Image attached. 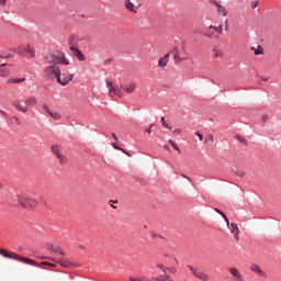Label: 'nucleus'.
Segmentation results:
<instances>
[{
  "label": "nucleus",
  "instance_id": "nucleus-49",
  "mask_svg": "<svg viewBox=\"0 0 281 281\" xmlns=\"http://www.w3.org/2000/svg\"><path fill=\"white\" fill-rule=\"evenodd\" d=\"M151 127H153V124H151L147 130H145L146 133H148L149 135H150V133H151V131H150Z\"/></svg>",
  "mask_w": 281,
  "mask_h": 281
},
{
  "label": "nucleus",
  "instance_id": "nucleus-53",
  "mask_svg": "<svg viewBox=\"0 0 281 281\" xmlns=\"http://www.w3.org/2000/svg\"><path fill=\"white\" fill-rule=\"evenodd\" d=\"M153 238L157 239V238H161V236L157 235V234H154L153 235Z\"/></svg>",
  "mask_w": 281,
  "mask_h": 281
},
{
  "label": "nucleus",
  "instance_id": "nucleus-20",
  "mask_svg": "<svg viewBox=\"0 0 281 281\" xmlns=\"http://www.w3.org/2000/svg\"><path fill=\"white\" fill-rule=\"evenodd\" d=\"M12 52H14V54H19L20 56H23V54H25V45L18 46L13 48Z\"/></svg>",
  "mask_w": 281,
  "mask_h": 281
},
{
  "label": "nucleus",
  "instance_id": "nucleus-38",
  "mask_svg": "<svg viewBox=\"0 0 281 281\" xmlns=\"http://www.w3.org/2000/svg\"><path fill=\"white\" fill-rule=\"evenodd\" d=\"M170 54H172L173 57L179 56V48L176 47V48L171 49Z\"/></svg>",
  "mask_w": 281,
  "mask_h": 281
},
{
  "label": "nucleus",
  "instance_id": "nucleus-57",
  "mask_svg": "<svg viewBox=\"0 0 281 281\" xmlns=\"http://www.w3.org/2000/svg\"><path fill=\"white\" fill-rule=\"evenodd\" d=\"M169 144H170V146H173V144H176L173 140H169Z\"/></svg>",
  "mask_w": 281,
  "mask_h": 281
},
{
  "label": "nucleus",
  "instance_id": "nucleus-59",
  "mask_svg": "<svg viewBox=\"0 0 281 281\" xmlns=\"http://www.w3.org/2000/svg\"><path fill=\"white\" fill-rule=\"evenodd\" d=\"M124 154L127 155V157H131V154H128V153H126V151H125Z\"/></svg>",
  "mask_w": 281,
  "mask_h": 281
},
{
  "label": "nucleus",
  "instance_id": "nucleus-16",
  "mask_svg": "<svg viewBox=\"0 0 281 281\" xmlns=\"http://www.w3.org/2000/svg\"><path fill=\"white\" fill-rule=\"evenodd\" d=\"M251 271H254L255 273H257L259 277H263L265 276V272L260 269V266L254 263L251 267H250Z\"/></svg>",
  "mask_w": 281,
  "mask_h": 281
},
{
  "label": "nucleus",
  "instance_id": "nucleus-30",
  "mask_svg": "<svg viewBox=\"0 0 281 281\" xmlns=\"http://www.w3.org/2000/svg\"><path fill=\"white\" fill-rule=\"evenodd\" d=\"M57 159H58L59 164H61V165L67 164V157H65L63 154L58 155Z\"/></svg>",
  "mask_w": 281,
  "mask_h": 281
},
{
  "label": "nucleus",
  "instance_id": "nucleus-23",
  "mask_svg": "<svg viewBox=\"0 0 281 281\" xmlns=\"http://www.w3.org/2000/svg\"><path fill=\"white\" fill-rule=\"evenodd\" d=\"M213 56H214V58H217V60H223V50L213 49Z\"/></svg>",
  "mask_w": 281,
  "mask_h": 281
},
{
  "label": "nucleus",
  "instance_id": "nucleus-56",
  "mask_svg": "<svg viewBox=\"0 0 281 281\" xmlns=\"http://www.w3.org/2000/svg\"><path fill=\"white\" fill-rule=\"evenodd\" d=\"M225 31L227 32V30H229L228 27H227V20L225 21Z\"/></svg>",
  "mask_w": 281,
  "mask_h": 281
},
{
  "label": "nucleus",
  "instance_id": "nucleus-9",
  "mask_svg": "<svg viewBox=\"0 0 281 281\" xmlns=\"http://www.w3.org/2000/svg\"><path fill=\"white\" fill-rule=\"evenodd\" d=\"M211 3L214 7H216V12H217L218 16H227L228 11H227V8L225 5L218 3V1H216V0L211 1Z\"/></svg>",
  "mask_w": 281,
  "mask_h": 281
},
{
  "label": "nucleus",
  "instance_id": "nucleus-44",
  "mask_svg": "<svg viewBox=\"0 0 281 281\" xmlns=\"http://www.w3.org/2000/svg\"><path fill=\"white\" fill-rule=\"evenodd\" d=\"M13 120L15 124H21V119H19V116H13Z\"/></svg>",
  "mask_w": 281,
  "mask_h": 281
},
{
  "label": "nucleus",
  "instance_id": "nucleus-14",
  "mask_svg": "<svg viewBox=\"0 0 281 281\" xmlns=\"http://www.w3.org/2000/svg\"><path fill=\"white\" fill-rule=\"evenodd\" d=\"M24 54L30 55L31 58H34L36 56V53L34 52V47H32L30 44L25 45Z\"/></svg>",
  "mask_w": 281,
  "mask_h": 281
},
{
  "label": "nucleus",
  "instance_id": "nucleus-31",
  "mask_svg": "<svg viewBox=\"0 0 281 281\" xmlns=\"http://www.w3.org/2000/svg\"><path fill=\"white\" fill-rule=\"evenodd\" d=\"M215 212H217V214H220L221 216H223V218L226 221L227 225H229V220L227 218V215H225V213H223L221 210L215 209Z\"/></svg>",
  "mask_w": 281,
  "mask_h": 281
},
{
  "label": "nucleus",
  "instance_id": "nucleus-55",
  "mask_svg": "<svg viewBox=\"0 0 281 281\" xmlns=\"http://www.w3.org/2000/svg\"><path fill=\"white\" fill-rule=\"evenodd\" d=\"M60 256H65V251L61 249L59 250Z\"/></svg>",
  "mask_w": 281,
  "mask_h": 281
},
{
  "label": "nucleus",
  "instance_id": "nucleus-52",
  "mask_svg": "<svg viewBox=\"0 0 281 281\" xmlns=\"http://www.w3.org/2000/svg\"><path fill=\"white\" fill-rule=\"evenodd\" d=\"M60 250H61L60 247H55L54 248V251H56L57 254H59Z\"/></svg>",
  "mask_w": 281,
  "mask_h": 281
},
{
  "label": "nucleus",
  "instance_id": "nucleus-37",
  "mask_svg": "<svg viewBox=\"0 0 281 281\" xmlns=\"http://www.w3.org/2000/svg\"><path fill=\"white\" fill-rule=\"evenodd\" d=\"M173 59H175L176 65H179V63H181V60H183L181 58V56H179V55L173 56Z\"/></svg>",
  "mask_w": 281,
  "mask_h": 281
},
{
  "label": "nucleus",
  "instance_id": "nucleus-60",
  "mask_svg": "<svg viewBox=\"0 0 281 281\" xmlns=\"http://www.w3.org/2000/svg\"><path fill=\"white\" fill-rule=\"evenodd\" d=\"M268 80H269V79H265V78L262 79L263 82H267Z\"/></svg>",
  "mask_w": 281,
  "mask_h": 281
},
{
  "label": "nucleus",
  "instance_id": "nucleus-13",
  "mask_svg": "<svg viewBox=\"0 0 281 281\" xmlns=\"http://www.w3.org/2000/svg\"><path fill=\"white\" fill-rule=\"evenodd\" d=\"M232 234L234 235L235 240H239L238 234H240V229L236 223H231Z\"/></svg>",
  "mask_w": 281,
  "mask_h": 281
},
{
  "label": "nucleus",
  "instance_id": "nucleus-50",
  "mask_svg": "<svg viewBox=\"0 0 281 281\" xmlns=\"http://www.w3.org/2000/svg\"><path fill=\"white\" fill-rule=\"evenodd\" d=\"M112 137H113L114 142H117V135H115V133H112Z\"/></svg>",
  "mask_w": 281,
  "mask_h": 281
},
{
  "label": "nucleus",
  "instance_id": "nucleus-10",
  "mask_svg": "<svg viewBox=\"0 0 281 281\" xmlns=\"http://www.w3.org/2000/svg\"><path fill=\"white\" fill-rule=\"evenodd\" d=\"M121 88L123 89V91H125V93H133L135 89H137V83L136 82L124 83L123 86H121Z\"/></svg>",
  "mask_w": 281,
  "mask_h": 281
},
{
  "label": "nucleus",
  "instance_id": "nucleus-26",
  "mask_svg": "<svg viewBox=\"0 0 281 281\" xmlns=\"http://www.w3.org/2000/svg\"><path fill=\"white\" fill-rule=\"evenodd\" d=\"M52 150H53V153H54V155H55L56 157H58V155H61V154H60V146H58V145H53V146H52Z\"/></svg>",
  "mask_w": 281,
  "mask_h": 281
},
{
  "label": "nucleus",
  "instance_id": "nucleus-27",
  "mask_svg": "<svg viewBox=\"0 0 281 281\" xmlns=\"http://www.w3.org/2000/svg\"><path fill=\"white\" fill-rule=\"evenodd\" d=\"M0 58L8 60V58H12V53L0 52Z\"/></svg>",
  "mask_w": 281,
  "mask_h": 281
},
{
  "label": "nucleus",
  "instance_id": "nucleus-41",
  "mask_svg": "<svg viewBox=\"0 0 281 281\" xmlns=\"http://www.w3.org/2000/svg\"><path fill=\"white\" fill-rule=\"evenodd\" d=\"M42 109H43V111H45L46 113H50L52 112V110H49V108L46 105V104H44L43 106H42Z\"/></svg>",
  "mask_w": 281,
  "mask_h": 281
},
{
  "label": "nucleus",
  "instance_id": "nucleus-11",
  "mask_svg": "<svg viewBox=\"0 0 281 281\" xmlns=\"http://www.w3.org/2000/svg\"><path fill=\"white\" fill-rule=\"evenodd\" d=\"M168 60H170V53H167L165 56L159 58L158 67H160V69H164L168 66Z\"/></svg>",
  "mask_w": 281,
  "mask_h": 281
},
{
  "label": "nucleus",
  "instance_id": "nucleus-3",
  "mask_svg": "<svg viewBox=\"0 0 281 281\" xmlns=\"http://www.w3.org/2000/svg\"><path fill=\"white\" fill-rule=\"evenodd\" d=\"M80 41H85V38L78 37V36H71L69 38V45H71L69 47L70 52L72 53V56H75V58H77L80 61H85V54H82V50H80L78 47L74 46V45H78V43H80Z\"/></svg>",
  "mask_w": 281,
  "mask_h": 281
},
{
  "label": "nucleus",
  "instance_id": "nucleus-42",
  "mask_svg": "<svg viewBox=\"0 0 281 281\" xmlns=\"http://www.w3.org/2000/svg\"><path fill=\"white\" fill-rule=\"evenodd\" d=\"M195 135L199 137L200 142H203V134L195 132Z\"/></svg>",
  "mask_w": 281,
  "mask_h": 281
},
{
  "label": "nucleus",
  "instance_id": "nucleus-54",
  "mask_svg": "<svg viewBox=\"0 0 281 281\" xmlns=\"http://www.w3.org/2000/svg\"><path fill=\"white\" fill-rule=\"evenodd\" d=\"M164 148H165V150L170 151V147H168V145H165Z\"/></svg>",
  "mask_w": 281,
  "mask_h": 281
},
{
  "label": "nucleus",
  "instance_id": "nucleus-19",
  "mask_svg": "<svg viewBox=\"0 0 281 281\" xmlns=\"http://www.w3.org/2000/svg\"><path fill=\"white\" fill-rule=\"evenodd\" d=\"M125 8L130 12H137V10H135V4H133V2H131V0H125Z\"/></svg>",
  "mask_w": 281,
  "mask_h": 281
},
{
  "label": "nucleus",
  "instance_id": "nucleus-33",
  "mask_svg": "<svg viewBox=\"0 0 281 281\" xmlns=\"http://www.w3.org/2000/svg\"><path fill=\"white\" fill-rule=\"evenodd\" d=\"M213 32H217V34H223V25L213 26Z\"/></svg>",
  "mask_w": 281,
  "mask_h": 281
},
{
  "label": "nucleus",
  "instance_id": "nucleus-22",
  "mask_svg": "<svg viewBox=\"0 0 281 281\" xmlns=\"http://www.w3.org/2000/svg\"><path fill=\"white\" fill-rule=\"evenodd\" d=\"M26 106H35L36 104V97H30L25 100Z\"/></svg>",
  "mask_w": 281,
  "mask_h": 281
},
{
  "label": "nucleus",
  "instance_id": "nucleus-48",
  "mask_svg": "<svg viewBox=\"0 0 281 281\" xmlns=\"http://www.w3.org/2000/svg\"><path fill=\"white\" fill-rule=\"evenodd\" d=\"M173 133H176L177 135H181V130L177 128L173 131Z\"/></svg>",
  "mask_w": 281,
  "mask_h": 281
},
{
  "label": "nucleus",
  "instance_id": "nucleus-32",
  "mask_svg": "<svg viewBox=\"0 0 281 281\" xmlns=\"http://www.w3.org/2000/svg\"><path fill=\"white\" fill-rule=\"evenodd\" d=\"M236 139L240 143V144H244V146H247V138L238 135L236 136Z\"/></svg>",
  "mask_w": 281,
  "mask_h": 281
},
{
  "label": "nucleus",
  "instance_id": "nucleus-17",
  "mask_svg": "<svg viewBox=\"0 0 281 281\" xmlns=\"http://www.w3.org/2000/svg\"><path fill=\"white\" fill-rule=\"evenodd\" d=\"M13 106L16 108L18 111L21 113H26L27 112V106L21 105L18 101L13 102Z\"/></svg>",
  "mask_w": 281,
  "mask_h": 281
},
{
  "label": "nucleus",
  "instance_id": "nucleus-34",
  "mask_svg": "<svg viewBox=\"0 0 281 281\" xmlns=\"http://www.w3.org/2000/svg\"><path fill=\"white\" fill-rule=\"evenodd\" d=\"M261 122H262L263 124H267V123L269 122V114L263 113V114L261 115Z\"/></svg>",
  "mask_w": 281,
  "mask_h": 281
},
{
  "label": "nucleus",
  "instance_id": "nucleus-40",
  "mask_svg": "<svg viewBox=\"0 0 281 281\" xmlns=\"http://www.w3.org/2000/svg\"><path fill=\"white\" fill-rule=\"evenodd\" d=\"M113 148H115V150H121L122 153H126L122 147H117V145H115V143H112Z\"/></svg>",
  "mask_w": 281,
  "mask_h": 281
},
{
  "label": "nucleus",
  "instance_id": "nucleus-5",
  "mask_svg": "<svg viewBox=\"0 0 281 281\" xmlns=\"http://www.w3.org/2000/svg\"><path fill=\"white\" fill-rule=\"evenodd\" d=\"M58 76H60V67L56 65H50L44 70V78H46V80H54V78L57 79Z\"/></svg>",
  "mask_w": 281,
  "mask_h": 281
},
{
  "label": "nucleus",
  "instance_id": "nucleus-35",
  "mask_svg": "<svg viewBox=\"0 0 281 281\" xmlns=\"http://www.w3.org/2000/svg\"><path fill=\"white\" fill-rule=\"evenodd\" d=\"M59 265H61V267H66V268L71 267V263L67 260H59Z\"/></svg>",
  "mask_w": 281,
  "mask_h": 281
},
{
  "label": "nucleus",
  "instance_id": "nucleus-24",
  "mask_svg": "<svg viewBox=\"0 0 281 281\" xmlns=\"http://www.w3.org/2000/svg\"><path fill=\"white\" fill-rule=\"evenodd\" d=\"M204 36H207V38H212L214 36L213 25L207 27V30L204 32Z\"/></svg>",
  "mask_w": 281,
  "mask_h": 281
},
{
  "label": "nucleus",
  "instance_id": "nucleus-51",
  "mask_svg": "<svg viewBox=\"0 0 281 281\" xmlns=\"http://www.w3.org/2000/svg\"><path fill=\"white\" fill-rule=\"evenodd\" d=\"M183 179H188L190 183H192V179L188 178L186 175H182Z\"/></svg>",
  "mask_w": 281,
  "mask_h": 281
},
{
  "label": "nucleus",
  "instance_id": "nucleus-39",
  "mask_svg": "<svg viewBox=\"0 0 281 281\" xmlns=\"http://www.w3.org/2000/svg\"><path fill=\"white\" fill-rule=\"evenodd\" d=\"M173 150H177L179 155H181V149H179V146L177 145V143H173V145H171Z\"/></svg>",
  "mask_w": 281,
  "mask_h": 281
},
{
  "label": "nucleus",
  "instance_id": "nucleus-8",
  "mask_svg": "<svg viewBox=\"0 0 281 281\" xmlns=\"http://www.w3.org/2000/svg\"><path fill=\"white\" fill-rule=\"evenodd\" d=\"M71 80H74V75H65V74H60L57 77V82L58 85H60L61 87H67L68 82H71Z\"/></svg>",
  "mask_w": 281,
  "mask_h": 281
},
{
  "label": "nucleus",
  "instance_id": "nucleus-46",
  "mask_svg": "<svg viewBox=\"0 0 281 281\" xmlns=\"http://www.w3.org/2000/svg\"><path fill=\"white\" fill-rule=\"evenodd\" d=\"M159 269H161L164 271V273H166V271H168V268L164 267V265H158Z\"/></svg>",
  "mask_w": 281,
  "mask_h": 281
},
{
  "label": "nucleus",
  "instance_id": "nucleus-21",
  "mask_svg": "<svg viewBox=\"0 0 281 281\" xmlns=\"http://www.w3.org/2000/svg\"><path fill=\"white\" fill-rule=\"evenodd\" d=\"M25 82V78H18V79H9L8 85H21Z\"/></svg>",
  "mask_w": 281,
  "mask_h": 281
},
{
  "label": "nucleus",
  "instance_id": "nucleus-45",
  "mask_svg": "<svg viewBox=\"0 0 281 281\" xmlns=\"http://www.w3.org/2000/svg\"><path fill=\"white\" fill-rule=\"evenodd\" d=\"M40 265H46V267H54V263H49L47 261H43Z\"/></svg>",
  "mask_w": 281,
  "mask_h": 281
},
{
  "label": "nucleus",
  "instance_id": "nucleus-12",
  "mask_svg": "<svg viewBox=\"0 0 281 281\" xmlns=\"http://www.w3.org/2000/svg\"><path fill=\"white\" fill-rule=\"evenodd\" d=\"M10 64H0V78H10V69H8Z\"/></svg>",
  "mask_w": 281,
  "mask_h": 281
},
{
  "label": "nucleus",
  "instance_id": "nucleus-61",
  "mask_svg": "<svg viewBox=\"0 0 281 281\" xmlns=\"http://www.w3.org/2000/svg\"><path fill=\"white\" fill-rule=\"evenodd\" d=\"M1 188H3V184L0 182V190H1Z\"/></svg>",
  "mask_w": 281,
  "mask_h": 281
},
{
  "label": "nucleus",
  "instance_id": "nucleus-4",
  "mask_svg": "<svg viewBox=\"0 0 281 281\" xmlns=\"http://www.w3.org/2000/svg\"><path fill=\"white\" fill-rule=\"evenodd\" d=\"M15 200L22 207H25L26 210L30 207H36L38 205V202L36 200L32 199L30 195H15Z\"/></svg>",
  "mask_w": 281,
  "mask_h": 281
},
{
  "label": "nucleus",
  "instance_id": "nucleus-15",
  "mask_svg": "<svg viewBox=\"0 0 281 281\" xmlns=\"http://www.w3.org/2000/svg\"><path fill=\"white\" fill-rule=\"evenodd\" d=\"M250 50L254 52L255 56H262V54H265V49H262V46L258 45L257 48L256 47H250Z\"/></svg>",
  "mask_w": 281,
  "mask_h": 281
},
{
  "label": "nucleus",
  "instance_id": "nucleus-2",
  "mask_svg": "<svg viewBox=\"0 0 281 281\" xmlns=\"http://www.w3.org/2000/svg\"><path fill=\"white\" fill-rule=\"evenodd\" d=\"M0 256H3V258H9L10 260H18L19 262H23L24 265H31L32 267H38V263H36L35 260L26 257H21L15 252H10L5 249H0Z\"/></svg>",
  "mask_w": 281,
  "mask_h": 281
},
{
  "label": "nucleus",
  "instance_id": "nucleus-58",
  "mask_svg": "<svg viewBox=\"0 0 281 281\" xmlns=\"http://www.w3.org/2000/svg\"><path fill=\"white\" fill-rule=\"evenodd\" d=\"M167 271H170V273H175V270H173V269H168V268H167Z\"/></svg>",
  "mask_w": 281,
  "mask_h": 281
},
{
  "label": "nucleus",
  "instance_id": "nucleus-43",
  "mask_svg": "<svg viewBox=\"0 0 281 281\" xmlns=\"http://www.w3.org/2000/svg\"><path fill=\"white\" fill-rule=\"evenodd\" d=\"M237 177H239L240 179H243V177H245V171H239L236 172Z\"/></svg>",
  "mask_w": 281,
  "mask_h": 281
},
{
  "label": "nucleus",
  "instance_id": "nucleus-1",
  "mask_svg": "<svg viewBox=\"0 0 281 281\" xmlns=\"http://www.w3.org/2000/svg\"><path fill=\"white\" fill-rule=\"evenodd\" d=\"M47 65H69V60L65 57V53L60 50H53L44 57Z\"/></svg>",
  "mask_w": 281,
  "mask_h": 281
},
{
  "label": "nucleus",
  "instance_id": "nucleus-29",
  "mask_svg": "<svg viewBox=\"0 0 281 281\" xmlns=\"http://www.w3.org/2000/svg\"><path fill=\"white\" fill-rule=\"evenodd\" d=\"M48 115H50V117H53V120H60V114L58 112L50 111L48 113Z\"/></svg>",
  "mask_w": 281,
  "mask_h": 281
},
{
  "label": "nucleus",
  "instance_id": "nucleus-18",
  "mask_svg": "<svg viewBox=\"0 0 281 281\" xmlns=\"http://www.w3.org/2000/svg\"><path fill=\"white\" fill-rule=\"evenodd\" d=\"M231 274L233 278H237V280L243 281V277L240 276V273L238 272V269L236 268H231Z\"/></svg>",
  "mask_w": 281,
  "mask_h": 281
},
{
  "label": "nucleus",
  "instance_id": "nucleus-47",
  "mask_svg": "<svg viewBox=\"0 0 281 281\" xmlns=\"http://www.w3.org/2000/svg\"><path fill=\"white\" fill-rule=\"evenodd\" d=\"M7 1L5 0H0V8H4Z\"/></svg>",
  "mask_w": 281,
  "mask_h": 281
},
{
  "label": "nucleus",
  "instance_id": "nucleus-36",
  "mask_svg": "<svg viewBox=\"0 0 281 281\" xmlns=\"http://www.w3.org/2000/svg\"><path fill=\"white\" fill-rule=\"evenodd\" d=\"M260 3V1H252V2H250V8L252 9V10H256V8H258V4Z\"/></svg>",
  "mask_w": 281,
  "mask_h": 281
},
{
  "label": "nucleus",
  "instance_id": "nucleus-6",
  "mask_svg": "<svg viewBox=\"0 0 281 281\" xmlns=\"http://www.w3.org/2000/svg\"><path fill=\"white\" fill-rule=\"evenodd\" d=\"M108 91L110 98H122L124 95V92L122 91L121 88L117 87V85H114L111 81L106 82Z\"/></svg>",
  "mask_w": 281,
  "mask_h": 281
},
{
  "label": "nucleus",
  "instance_id": "nucleus-28",
  "mask_svg": "<svg viewBox=\"0 0 281 281\" xmlns=\"http://www.w3.org/2000/svg\"><path fill=\"white\" fill-rule=\"evenodd\" d=\"M160 124L161 126H164V128H168L169 131H172V127H170L168 123H166V117L161 116Z\"/></svg>",
  "mask_w": 281,
  "mask_h": 281
},
{
  "label": "nucleus",
  "instance_id": "nucleus-25",
  "mask_svg": "<svg viewBox=\"0 0 281 281\" xmlns=\"http://www.w3.org/2000/svg\"><path fill=\"white\" fill-rule=\"evenodd\" d=\"M204 144H214V135L213 134L206 135L204 139Z\"/></svg>",
  "mask_w": 281,
  "mask_h": 281
},
{
  "label": "nucleus",
  "instance_id": "nucleus-7",
  "mask_svg": "<svg viewBox=\"0 0 281 281\" xmlns=\"http://www.w3.org/2000/svg\"><path fill=\"white\" fill-rule=\"evenodd\" d=\"M188 269L191 271L192 276H194V278H198L199 280L202 281H207V274H205L203 271H201V269L199 268H194L192 266H188Z\"/></svg>",
  "mask_w": 281,
  "mask_h": 281
}]
</instances>
